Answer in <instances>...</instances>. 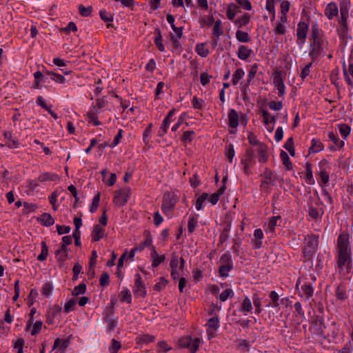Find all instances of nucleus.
Instances as JSON below:
<instances>
[{"label":"nucleus","instance_id":"nucleus-23","mask_svg":"<svg viewBox=\"0 0 353 353\" xmlns=\"http://www.w3.org/2000/svg\"><path fill=\"white\" fill-rule=\"evenodd\" d=\"M252 52V50L248 46H240L237 52L238 58L241 60H246L251 56Z\"/></svg>","mask_w":353,"mask_h":353},{"label":"nucleus","instance_id":"nucleus-55","mask_svg":"<svg viewBox=\"0 0 353 353\" xmlns=\"http://www.w3.org/2000/svg\"><path fill=\"white\" fill-rule=\"evenodd\" d=\"M88 121L89 123H92L94 125L98 126L101 124L100 121L98 120L97 114L94 112H88L87 113Z\"/></svg>","mask_w":353,"mask_h":353},{"label":"nucleus","instance_id":"nucleus-37","mask_svg":"<svg viewBox=\"0 0 353 353\" xmlns=\"http://www.w3.org/2000/svg\"><path fill=\"white\" fill-rule=\"evenodd\" d=\"M59 179V176L57 174L51 172H46L39 176L38 180L41 182L44 181H54Z\"/></svg>","mask_w":353,"mask_h":353},{"label":"nucleus","instance_id":"nucleus-46","mask_svg":"<svg viewBox=\"0 0 353 353\" xmlns=\"http://www.w3.org/2000/svg\"><path fill=\"white\" fill-rule=\"evenodd\" d=\"M236 38L239 42L248 43L250 41V37L248 32L238 30L236 32Z\"/></svg>","mask_w":353,"mask_h":353},{"label":"nucleus","instance_id":"nucleus-50","mask_svg":"<svg viewBox=\"0 0 353 353\" xmlns=\"http://www.w3.org/2000/svg\"><path fill=\"white\" fill-rule=\"evenodd\" d=\"M221 26H222V22L220 19H218L214 22L212 34L214 36H215L218 39L223 33Z\"/></svg>","mask_w":353,"mask_h":353},{"label":"nucleus","instance_id":"nucleus-59","mask_svg":"<svg viewBox=\"0 0 353 353\" xmlns=\"http://www.w3.org/2000/svg\"><path fill=\"white\" fill-rule=\"evenodd\" d=\"M261 176L268 180V183H273L276 180V176L268 168H265Z\"/></svg>","mask_w":353,"mask_h":353},{"label":"nucleus","instance_id":"nucleus-3","mask_svg":"<svg viewBox=\"0 0 353 353\" xmlns=\"http://www.w3.org/2000/svg\"><path fill=\"white\" fill-rule=\"evenodd\" d=\"M241 163L243 165V170L244 174L247 176L252 174L251 169L256 163L254 150L252 148L247 150Z\"/></svg>","mask_w":353,"mask_h":353},{"label":"nucleus","instance_id":"nucleus-17","mask_svg":"<svg viewBox=\"0 0 353 353\" xmlns=\"http://www.w3.org/2000/svg\"><path fill=\"white\" fill-rule=\"evenodd\" d=\"M281 221V216H272L269 219L268 223L265 225V230L266 232L274 233L275 228L278 225V221Z\"/></svg>","mask_w":353,"mask_h":353},{"label":"nucleus","instance_id":"nucleus-4","mask_svg":"<svg viewBox=\"0 0 353 353\" xmlns=\"http://www.w3.org/2000/svg\"><path fill=\"white\" fill-rule=\"evenodd\" d=\"M178 201L176 195L174 192H167L164 194L161 205V210L164 214H169L173 211Z\"/></svg>","mask_w":353,"mask_h":353},{"label":"nucleus","instance_id":"nucleus-49","mask_svg":"<svg viewBox=\"0 0 353 353\" xmlns=\"http://www.w3.org/2000/svg\"><path fill=\"white\" fill-rule=\"evenodd\" d=\"M41 252L40 254L37 257V260L40 261H45L48 255V247L46 245V243L45 241H41Z\"/></svg>","mask_w":353,"mask_h":353},{"label":"nucleus","instance_id":"nucleus-1","mask_svg":"<svg viewBox=\"0 0 353 353\" xmlns=\"http://www.w3.org/2000/svg\"><path fill=\"white\" fill-rule=\"evenodd\" d=\"M334 255L339 273L343 275L350 274L353 268V260L350 235L347 232L343 231L338 236Z\"/></svg>","mask_w":353,"mask_h":353},{"label":"nucleus","instance_id":"nucleus-18","mask_svg":"<svg viewBox=\"0 0 353 353\" xmlns=\"http://www.w3.org/2000/svg\"><path fill=\"white\" fill-rule=\"evenodd\" d=\"M105 235V228L99 224L94 226L92 231V241H98L102 239Z\"/></svg>","mask_w":353,"mask_h":353},{"label":"nucleus","instance_id":"nucleus-60","mask_svg":"<svg viewBox=\"0 0 353 353\" xmlns=\"http://www.w3.org/2000/svg\"><path fill=\"white\" fill-rule=\"evenodd\" d=\"M100 201V193L98 192L92 199V202L90 208V212L94 213L97 211Z\"/></svg>","mask_w":353,"mask_h":353},{"label":"nucleus","instance_id":"nucleus-30","mask_svg":"<svg viewBox=\"0 0 353 353\" xmlns=\"http://www.w3.org/2000/svg\"><path fill=\"white\" fill-rule=\"evenodd\" d=\"M41 224L46 227L52 225L54 223L53 217L49 213H43L39 218Z\"/></svg>","mask_w":353,"mask_h":353},{"label":"nucleus","instance_id":"nucleus-35","mask_svg":"<svg viewBox=\"0 0 353 353\" xmlns=\"http://www.w3.org/2000/svg\"><path fill=\"white\" fill-rule=\"evenodd\" d=\"M70 343L69 339L61 340L59 338H57L55 339L52 350H55L57 348L60 349L61 350H63L65 352V349L68 347V345Z\"/></svg>","mask_w":353,"mask_h":353},{"label":"nucleus","instance_id":"nucleus-41","mask_svg":"<svg viewBox=\"0 0 353 353\" xmlns=\"http://www.w3.org/2000/svg\"><path fill=\"white\" fill-rule=\"evenodd\" d=\"M195 51L201 57H206L210 54V51L205 48V43H204L196 44Z\"/></svg>","mask_w":353,"mask_h":353},{"label":"nucleus","instance_id":"nucleus-8","mask_svg":"<svg viewBox=\"0 0 353 353\" xmlns=\"http://www.w3.org/2000/svg\"><path fill=\"white\" fill-rule=\"evenodd\" d=\"M133 293L136 297L144 298L147 295L146 287L141 279V274L139 273L135 274Z\"/></svg>","mask_w":353,"mask_h":353},{"label":"nucleus","instance_id":"nucleus-19","mask_svg":"<svg viewBox=\"0 0 353 353\" xmlns=\"http://www.w3.org/2000/svg\"><path fill=\"white\" fill-rule=\"evenodd\" d=\"M256 152L260 163H265L268 161V147L265 144H260L259 147H257Z\"/></svg>","mask_w":353,"mask_h":353},{"label":"nucleus","instance_id":"nucleus-62","mask_svg":"<svg viewBox=\"0 0 353 353\" xmlns=\"http://www.w3.org/2000/svg\"><path fill=\"white\" fill-rule=\"evenodd\" d=\"M47 74L51 76V79L58 83H64L65 81V77L59 74L53 72H47Z\"/></svg>","mask_w":353,"mask_h":353},{"label":"nucleus","instance_id":"nucleus-11","mask_svg":"<svg viewBox=\"0 0 353 353\" xmlns=\"http://www.w3.org/2000/svg\"><path fill=\"white\" fill-rule=\"evenodd\" d=\"M310 329L313 334H315L318 336H321L323 339L325 338L323 330V320L321 318L317 316L315 319H314L312 322Z\"/></svg>","mask_w":353,"mask_h":353},{"label":"nucleus","instance_id":"nucleus-52","mask_svg":"<svg viewBox=\"0 0 353 353\" xmlns=\"http://www.w3.org/2000/svg\"><path fill=\"white\" fill-rule=\"evenodd\" d=\"M192 103L193 108L196 110H201L205 105V103L204 100L199 99V98L196 97V96L193 97V98L192 99Z\"/></svg>","mask_w":353,"mask_h":353},{"label":"nucleus","instance_id":"nucleus-48","mask_svg":"<svg viewBox=\"0 0 353 353\" xmlns=\"http://www.w3.org/2000/svg\"><path fill=\"white\" fill-rule=\"evenodd\" d=\"M120 300L121 302H126L128 303H131L132 302V295L130 291L125 288L123 290L120 294Z\"/></svg>","mask_w":353,"mask_h":353},{"label":"nucleus","instance_id":"nucleus-64","mask_svg":"<svg viewBox=\"0 0 353 353\" xmlns=\"http://www.w3.org/2000/svg\"><path fill=\"white\" fill-rule=\"evenodd\" d=\"M99 16L101 19L105 22L113 21V14L105 10H101L99 11Z\"/></svg>","mask_w":353,"mask_h":353},{"label":"nucleus","instance_id":"nucleus-9","mask_svg":"<svg viewBox=\"0 0 353 353\" xmlns=\"http://www.w3.org/2000/svg\"><path fill=\"white\" fill-rule=\"evenodd\" d=\"M319 169L318 174L320 176L321 181L323 184H327L330 180L328 170L330 169L328 161L326 159L319 161Z\"/></svg>","mask_w":353,"mask_h":353},{"label":"nucleus","instance_id":"nucleus-6","mask_svg":"<svg viewBox=\"0 0 353 353\" xmlns=\"http://www.w3.org/2000/svg\"><path fill=\"white\" fill-rule=\"evenodd\" d=\"M324 47L325 41L323 39H316L311 41V50L309 53V56L311 57L312 61L317 59L319 56L324 55Z\"/></svg>","mask_w":353,"mask_h":353},{"label":"nucleus","instance_id":"nucleus-27","mask_svg":"<svg viewBox=\"0 0 353 353\" xmlns=\"http://www.w3.org/2000/svg\"><path fill=\"white\" fill-rule=\"evenodd\" d=\"M240 12V8L239 6L235 3H231L228 6L226 15L228 19L232 21L234 20L235 15L236 13Z\"/></svg>","mask_w":353,"mask_h":353},{"label":"nucleus","instance_id":"nucleus-32","mask_svg":"<svg viewBox=\"0 0 353 353\" xmlns=\"http://www.w3.org/2000/svg\"><path fill=\"white\" fill-rule=\"evenodd\" d=\"M198 214H193L189 216L188 223V230L189 233H193L195 228L198 226Z\"/></svg>","mask_w":353,"mask_h":353},{"label":"nucleus","instance_id":"nucleus-28","mask_svg":"<svg viewBox=\"0 0 353 353\" xmlns=\"http://www.w3.org/2000/svg\"><path fill=\"white\" fill-rule=\"evenodd\" d=\"M318 236L314 234H308L305 237V246L317 249Z\"/></svg>","mask_w":353,"mask_h":353},{"label":"nucleus","instance_id":"nucleus-39","mask_svg":"<svg viewBox=\"0 0 353 353\" xmlns=\"http://www.w3.org/2000/svg\"><path fill=\"white\" fill-rule=\"evenodd\" d=\"M61 310V307H60L57 304L54 305L52 306V307L50 308V311L48 312V317L47 319L48 323L52 324V319H51L50 317L52 319L54 318L59 313H60Z\"/></svg>","mask_w":353,"mask_h":353},{"label":"nucleus","instance_id":"nucleus-20","mask_svg":"<svg viewBox=\"0 0 353 353\" xmlns=\"http://www.w3.org/2000/svg\"><path fill=\"white\" fill-rule=\"evenodd\" d=\"M4 138L6 142L2 146H7L9 148H18L19 147V143L12 138V133L10 132H4Z\"/></svg>","mask_w":353,"mask_h":353},{"label":"nucleus","instance_id":"nucleus-58","mask_svg":"<svg viewBox=\"0 0 353 353\" xmlns=\"http://www.w3.org/2000/svg\"><path fill=\"white\" fill-rule=\"evenodd\" d=\"M208 198V193H203L196 201L195 207L197 210H201L203 209V202Z\"/></svg>","mask_w":353,"mask_h":353},{"label":"nucleus","instance_id":"nucleus-38","mask_svg":"<svg viewBox=\"0 0 353 353\" xmlns=\"http://www.w3.org/2000/svg\"><path fill=\"white\" fill-rule=\"evenodd\" d=\"M145 233H146V236H145V240L143 242H141L139 245H138L137 246H135V248L137 249L138 252L143 251L145 249V248H146L149 245H151L152 243V239L150 234V232H145Z\"/></svg>","mask_w":353,"mask_h":353},{"label":"nucleus","instance_id":"nucleus-26","mask_svg":"<svg viewBox=\"0 0 353 353\" xmlns=\"http://www.w3.org/2000/svg\"><path fill=\"white\" fill-rule=\"evenodd\" d=\"M252 304L251 300L248 296H245L243 299L241 307L239 309V312H241L244 315H247L249 312H251L252 310Z\"/></svg>","mask_w":353,"mask_h":353},{"label":"nucleus","instance_id":"nucleus-33","mask_svg":"<svg viewBox=\"0 0 353 353\" xmlns=\"http://www.w3.org/2000/svg\"><path fill=\"white\" fill-rule=\"evenodd\" d=\"M324 145L319 139H312L309 148L310 153H317L323 150Z\"/></svg>","mask_w":353,"mask_h":353},{"label":"nucleus","instance_id":"nucleus-42","mask_svg":"<svg viewBox=\"0 0 353 353\" xmlns=\"http://www.w3.org/2000/svg\"><path fill=\"white\" fill-rule=\"evenodd\" d=\"M176 110L174 108L172 109L168 114V115L164 118L163 123L161 124V128H168L170 123L173 121L172 117L175 114Z\"/></svg>","mask_w":353,"mask_h":353},{"label":"nucleus","instance_id":"nucleus-7","mask_svg":"<svg viewBox=\"0 0 353 353\" xmlns=\"http://www.w3.org/2000/svg\"><path fill=\"white\" fill-rule=\"evenodd\" d=\"M179 345L182 348H188L190 353H195L200 345L199 338L192 339L191 336H183L179 341Z\"/></svg>","mask_w":353,"mask_h":353},{"label":"nucleus","instance_id":"nucleus-13","mask_svg":"<svg viewBox=\"0 0 353 353\" xmlns=\"http://www.w3.org/2000/svg\"><path fill=\"white\" fill-rule=\"evenodd\" d=\"M150 256L152 261V266L153 268L158 267L165 259V256L164 254L159 255L157 253L154 246H152L151 248Z\"/></svg>","mask_w":353,"mask_h":353},{"label":"nucleus","instance_id":"nucleus-63","mask_svg":"<svg viewBox=\"0 0 353 353\" xmlns=\"http://www.w3.org/2000/svg\"><path fill=\"white\" fill-rule=\"evenodd\" d=\"M195 134L194 131L187 130L183 132L181 137V141L183 143H191L193 140V136Z\"/></svg>","mask_w":353,"mask_h":353},{"label":"nucleus","instance_id":"nucleus-12","mask_svg":"<svg viewBox=\"0 0 353 353\" xmlns=\"http://www.w3.org/2000/svg\"><path fill=\"white\" fill-rule=\"evenodd\" d=\"M339 14V8L336 3L330 2L328 3L325 9V15L328 19L332 20L334 17H337Z\"/></svg>","mask_w":353,"mask_h":353},{"label":"nucleus","instance_id":"nucleus-5","mask_svg":"<svg viewBox=\"0 0 353 353\" xmlns=\"http://www.w3.org/2000/svg\"><path fill=\"white\" fill-rule=\"evenodd\" d=\"M130 192L131 189L130 187H125L115 191L113 198V203L114 205L118 207L125 205L130 196Z\"/></svg>","mask_w":353,"mask_h":353},{"label":"nucleus","instance_id":"nucleus-61","mask_svg":"<svg viewBox=\"0 0 353 353\" xmlns=\"http://www.w3.org/2000/svg\"><path fill=\"white\" fill-rule=\"evenodd\" d=\"M233 268V265H221L219 267V275L221 277L226 278L228 276L229 272Z\"/></svg>","mask_w":353,"mask_h":353},{"label":"nucleus","instance_id":"nucleus-56","mask_svg":"<svg viewBox=\"0 0 353 353\" xmlns=\"http://www.w3.org/2000/svg\"><path fill=\"white\" fill-rule=\"evenodd\" d=\"M86 291V285L84 283H80L79 285L74 287L72 290V294L73 296H78L83 294Z\"/></svg>","mask_w":353,"mask_h":353},{"label":"nucleus","instance_id":"nucleus-31","mask_svg":"<svg viewBox=\"0 0 353 353\" xmlns=\"http://www.w3.org/2000/svg\"><path fill=\"white\" fill-rule=\"evenodd\" d=\"M324 211L322 208H318L312 205L308 207V214L314 219H320Z\"/></svg>","mask_w":353,"mask_h":353},{"label":"nucleus","instance_id":"nucleus-36","mask_svg":"<svg viewBox=\"0 0 353 353\" xmlns=\"http://www.w3.org/2000/svg\"><path fill=\"white\" fill-rule=\"evenodd\" d=\"M305 168V171H306V175H305L306 183L310 185L314 184V179L313 177L312 164L310 163H306Z\"/></svg>","mask_w":353,"mask_h":353},{"label":"nucleus","instance_id":"nucleus-43","mask_svg":"<svg viewBox=\"0 0 353 353\" xmlns=\"http://www.w3.org/2000/svg\"><path fill=\"white\" fill-rule=\"evenodd\" d=\"M316 249L311 248L304 245L303 248V257L304 258V261L312 259L314 253L316 252Z\"/></svg>","mask_w":353,"mask_h":353},{"label":"nucleus","instance_id":"nucleus-22","mask_svg":"<svg viewBox=\"0 0 353 353\" xmlns=\"http://www.w3.org/2000/svg\"><path fill=\"white\" fill-rule=\"evenodd\" d=\"M251 15L249 13H244L242 16L238 17L234 21L235 26L238 28H241L244 26H246L250 21Z\"/></svg>","mask_w":353,"mask_h":353},{"label":"nucleus","instance_id":"nucleus-24","mask_svg":"<svg viewBox=\"0 0 353 353\" xmlns=\"http://www.w3.org/2000/svg\"><path fill=\"white\" fill-rule=\"evenodd\" d=\"M167 21L170 25L172 30L175 32L177 38L181 39L183 35V28L182 27H176L174 25V17L173 15L169 14L166 17Z\"/></svg>","mask_w":353,"mask_h":353},{"label":"nucleus","instance_id":"nucleus-45","mask_svg":"<svg viewBox=\"0 0 353 353\" xmlns=\"http://www.w3.org/2000/svg\"><path fill=\"white\" fill-rule=\"evenodd\" d=\"M262 117L265 125H268L270 123H272L273 125L275 123V117L270 115L266 110H262Z\"/></svg>","mask_w":353,"mask_h":353},{"label":"nucleus","instance_id":"nucleus-14","mask_svg":"<svg viewBox=\"0 0 353 353\" xmlns=\"http://www.w3.org/2000/svg\"><path fill=\"white\" fill-rule=\"evenodd\" d=\"M328 138L334 144V146L330 147V150L336 151L337 150L341 149V148H343L344 146V141L341 140L337 134H335L332 132H329Z\"/></svg>","mask_w":353,"mask_h":353},{"label":"nucleus","instance_id":"nucleus-15","mask_svg":"<svg viewBox=\"0 0 353 353\" xmlns=\"http://www.w3.org/2000/svg\"><path fill=\"white\" fill-rule=\"evenodd\" d=\"M257 70H258V65L256 63L253 64L251 66V68L248 72L246 83L241 88L242 92H244L246 91V90L248 88V86L250 85V83L254 79V77L256 74Z\"/></svg>","mask_w":353,"mask_h":353},{"label":"nucleus","instance_id":"nucleus-16","mask_svg":"<svg viewBox=\"0 0 353 353\" xmlns=\"http://www.w3.org/2000/svg\"><path fill=\"white\" fill-rule=\"evenodd\" d=\"M239 124V115L234 109H230L228 113V125L231 128H236Z\"/></svg>","mask_w":353,"mask_h":353},{"label":"nucleus","instance_id":"nucleus-44","mask_svg":"<svg viewBox=\"0 0 353 353\" xmlns=\"http://www.w3.org/2000/svg\"><path fill=\"white\" fill-rule=\"evenodd\" d=\"M245 75V72L242 68H237L232 75V83L234 85H237L239 80Z\"/></svg>","mask_w":353,"mask_h":353},{"label":"nucleus","instance_id":"nucleus-34","mask_svg":"<svg viewBox=\"0 0 353 353\" xmlns=\"http://www.w3.org/2000/svg\"><path fill=\"white\" fill-rule=\"evenodd\" d=\"M226 189V186L225 184H223L221 188H219L216 192L213 193L210 197L209 198V201L212 203V205H216L219 200L220 196L223 194Z\"/></svg>","mask_w":353,"mask_h":353},{"label":"nucleus","instance_id":"nucleus-21","mask_svg":"<svg viewBox=\"0 0 353 353\" xmlns=\"http://www.w3.org/2000/svg\"><path fill=\"white\" fill-rule=\"evenodd\" d=\"M301 296L305 300H309L314 294V288L309 283H305L301 286Z\"/></svg>","mask_w":353,"mask_h":353},{"label":"nucleus","instance_id":"nucleus-2","mask_svg":"<svg viewBox=\"0 0 353 353\" xmlns=\"http://www.w3.org/2000/svg\"><path fill=\"white\" fill-rule=\"evenodd\" d=\"M350 8V0H341L340 1V15L341 20L339 24L341 26L340 29L338 30V34L340 39H345L349 31V27L347 24V19L349 18V10Z\"/></svg>","mask_w":353,"mask_h":353},{"label":"nucleus","instance_id":"nucleus-51","mask_svg":"<svg viewBox=\"0 0 353 353\" xmlns=\"http://www.w3.org/2000/svg\"><path fill=\"white\" fill-rule=\"evenodd\" d=\"M336 296L339 300H344L347 298L346 288L345 286L340 285L336 288Z\"/></svg>","mask_w":353,"mask_h":353},{"label":"nucleus","instance_id":"nucleus-25","mask_svg":"<svg viewBox=\"0 0 353 353\" xmlns=\"http://www.w3.org/2000/svg\"><path fill=\"white\" fill-rule=\"evenodd\" d=\"M206 326L208 327V330H207L208 335H210L211 332L210 330L213 331L218 330L219 327V318L218 315L216 314L210 318L207 322Z\"/></svg>","mask_w":353,"mask_h":353},{"label":"nucleus","instance_id":"nucleus-54","mask_svg":"<svg viewBox=\"0 0 353 353\" xmlns=\"http://www.w3.org/2000/svg\"><path fill=\"white\" fill-rule=\"evenodd\" d=\"M339 130L343 139H346L350 133L351 128L347 124H340L339 125Z\"/></svg>","mask_w":353,"mask_h":353},{"label":"nucleus","instance_id":"nucleus-57","mask_svg":"<svg viewBox=\"0 0 353 353\" xmlns=\"http://www.w3.org/2000/svg\"><path fill=\"white\" fill-rule=\"evenodd\" d=\"M220 262L221 265H233V261L231 255L228 252L224 253L221 256Z\"/></svg>","mask_w":353,"mask_h":353},{"label":"nucleus","instance_id":"nucleus-40","mask_svg":"<svg viewBox=\"0 0 353 353\" xmlns=\"http://www.w3.org/2000/svg\"><path fill=\"white\" fill-rule=\"evenodd\" d=\"M280 157L283 164L285 165L287 170H290L292 169V163L290 159L288 154L283 150H281L280 153Z\"/></svg>","mask_w":353,"mask_h":353},{"label":"nucleus","instance_id":"nucleus-53","mask_svg":"<svg viewBox=\"0 0 353 353\" xmlns=\"http://www.w3.org/2000/svg\"><path fill=\"white\" fill-rule=\"evenodd\" d=\"M320 39H323V38L320 35V30H319V26L317 24L313 25L312 26L310 39L311 41H314V40Z\"/></svg>","mask_w":353,"mask_h":353},{"label":"nucleus","instance_id":"nucleus-10","mask_svg":"<svg viewBox=\"0 0 353 353\" xmlns=\"http://www.w3.org/2000/svg\"><path fill=\"white\" fill-rule=\"evenodd\" d=\"M308 31V25L303 21L298 23L297 27V44L300 46L305 43V39Z\"/></svg>","mask_w":353,"mask_h":353},{"label":"nucleus","instance_id":"nucleus-47","mask_svg":"<svg viewBox=\"0 0 353 353\" xmlns=\"http://www.w3.org/2000/svg\"><path fill=\"white\" fill-rule=\"evenodd\" d=\"M235 154L234 145L232 143L226 145L225 148V155L230 163L232 162L233 158Z\"/></svg>","mask_w":353,"mask_h":353},{"label":"nucleus","instance_id":"nucleus-29","mask_svg":"<svg viewBox=\"0 0 353 353\" xmlns=\"http://www.w3.org/2000/svg\"><path fill=\"white\" fill-rule=\"evenodd\" d=\"M154 34H155V37H154V42L156 45V46L157 47V48L159 49V50L160 52H164L165 51V47L162 43L163 41V38H162V36H161V30L159 28H156L154 30Z\"/></svg>","mask_w":353,"mask_h":353}]
</instances>
